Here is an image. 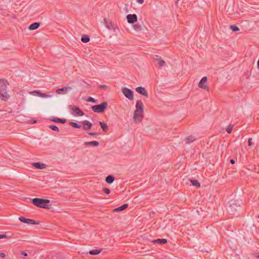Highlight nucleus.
Listing matches in <instances>:
<instances>
[{
	"label": "nucleus",
	"mask_w": 259,
	"mask_h": 259,
	"mask_svg": "<svg viewBox=\"0 0 259 259\" xmlns=\"http://www.w3.org/2000/svg\"><path fill=\"white\" fill-rule=\"evenodd\" d=\"M8 85H9V83L7 80L0 79V99L2 101H7L10 98V96L8 94Z\"/></svg>",
	"instance_id": "nucleus-1"
},
{
	"label": "nucleus",
	"mask_w": 259,
	"mask_h": 259,
	"mask_svg": "<svg viewBox=\"0 0 259 259\" xmlns=\"http://www.w3.org/2000/svg\"><path fill=\"white\" fill-rule=\"evenodd\" d=\"M229 203V206L227 208L228 212L232 215H235L238 212L241 204H242L241 200L232 199Z\"/></svg>",
	"instance_id": "nucleus-2"
},
{
	"label": "nucleus",
	"mask_w": 259,
	"mask_h": 259,
	"mask_svg": "<svg viewBox=\"0 0 259 259\" xmlns=\"http://www.w3.org/2000/svg\"><path fill=\"white\" fill-rule=\"evenodd\" d=\"M31 202L36 206L40 208L49 209L47 204L50 203V200L42 198H35L31 200Z\"/></svg>",
	"instance_id": "nucleus-3"
},
{
	"label": "nucleus",
	"mask_w": 259,
	"mask_h": 259,
	"mask_svg": "<svg viewBox=\"0 0 259 259\" xmlns=\"http://www.w3.org/2000/svg\"><path fill=\"white\" fill-rule=\"evenodd\" d=\"M108 104L106 102H103L100 104L92 106V110L95 113H103L107 108Z\"/></svg>",
	"instance_id": "nucleus-4"
},
{
	"label": "nucleus",
	"mask_w": 259,
	"mask_h": 259,
	"mask_svg": "<svg viewBox=\"0 0 259 259\" xmlns=\"http://www.w3.org/2000/svg\"><path fill=\"white\" fill-rule=\"evenodd\" d=\"M198 87L202 89L208 91L209 88L207 85V77L206 76L202 78L198 83Z\"/></svg>",
	"instance_id": "nucleus-5"
},
{
	"label": "nucleus",
	"mask_w": 259,
	"mask_h": 259,
	"mask_svg": "<svg viewBox=\"0 0 259 259\" xmlns=\"http://www.w3.org/2000/svg\"><path fill=\"white\" fill-rule=\"evenodd\" d=\"M123 94L129 100H132L134 99L133 91L126 88H123L122 89Z\"/></svg>",
	"instance_id": "nucleus-6"
},
{
	"label": "nucleus",
	"mask_w": 259,
	"mask_h": 259,
	"mask_svg": "<svg viewBox=\"0 0 259 259\" xmlns=\"http://www.w3.org/2000/svg\"><path fill=\"white\" fill-rule=\"evenodd\" d=\"M19 220L20 221L23 223H26L28 224H32V225H38L39 224V222L35 221L34 220L29 219H26L23 217H20L19 218Z\"/></svg>",
	"instance_id": "nucleus-7"
},
{
	"label": "nucleus",
	"mask_w": 259,
	"mask_h": 259,
	"mask_svg": "<svg viewBox=\"0 0 259 259\" xmlns=\"http://www.w3.org/2000/svg\"><path fill=\"white\" fill-rule=\"evenodd\" d=\"M127 22L130 24H134L138 20V17L136 14H128L126 16Z\"/></svg>",
	"instance_id": "nucleus-8"
},
{
	"label": "nucleus",
	"mask_w": 259,
	"mask_h": 259,
	"mask_svg": "<svg viewBox=\"0 0 259 259\" xmlns=\"http://www.w3.org/2000/svg\"><path fill=\"white\" fill-rule=\"evenodd\" d=\"M143 118V113L135 111L133 118L136 122H141Z\"/></svg>",
	"instance_id": "nucleus-9"
},
{
	"label": "nucleus",
	"mask_w": 259,
	"mask_h": 259,
	"mask_svg": "<svg viewBox=\"0 0 259 259\" xmlns=\"http://www.w3.org/2000/svg\"><path fill=\"white\" fill-rule=\"evenodd\" d=\"M72 90V88L69 86H66L62 88L58 89L56 91V93L58 94H65L67 93L68 92L71 91Z\"/></svg>",
	"instance_id": "nucleus-10"
},
{
	"label": "nucleus",
	"mask_w": 259,
	"mask_h": 259,
	"mask_svg": "<svg viewBox=\"0 0 259 259\" xmlns=\"http://www.w3.org/2000/svg\"><path fill=\"white\" fill-rule=\"evenodd\" d=\"M136 110L138 112L143 113L144 112V106L141 100H138L136 104Z\"/></svg>",
	"instance_id": "nucleus-11"
},
{
	"label": "nucleus",
	"mask_w": 259,
	"mask_h": 259,
	"mask_svg": "<svg viewBox=\"0 0 259 259\" xmlns=\"http://www.w3.org/2000/svg\"><path fill=\"white\" fill-rule=\"evenodd\" d=\"M136 91L139 94L148 97V94L146 89L142 87H138L136 89Z\"/></svg>",
	"instance_id": "nucleus-12"
},
{
	"label": "nucleus",
	"mask_w": 259,
	"mask_h": 259,
	"mask_svg": "<svg viewBox=\"0 0 259 259\" xmlns=\"http://www.w3.org/2000/svg\"><path fill=\"white\" fill-rule=\"evenodd\" d=\"M153 59L154 60L157 62V64L161 67L164 66L166 64L165 62L163 60L161 59V57H160L159 56L155 55L153 57Z\"/></svg>",
	"instance_id": "nucleus-13"
},
{
	"label": "nucleus",
	"mask_w": 259,
	"mask_h": 259,
	"mask_svg": "<svg viewBox=\"0 0 259 259\" xmlns=\"http://www.w3.org/2000/svg\"><path fill=\"white\" fill-rule=\"evenodd\" d=\"M30 93L33 95L37 96H39V97H40L42 98H48V97H50L51 96L50 95H47V94L42 93L39 91H34L33 92H31Z\"/></svg>",
	"instance_id": "nucleus-14"
},
{
	"label": "nucleus",
	"mask_w": 259,
	"mask_h": 259,
	"mask_svg": "<svg viewBox=\"0 0 259 259\" xmlns=\"http://www.w3.org/2000/svg\"><path fill=\"white\" fill-rule=\"evenodd\" d=\"M81 123L83 124V128L84 130H89L91 128L93 124L91 122L88 120H83L81 121Z\"/></svg>",
	"instance_id": "nucleus-15"
},
{
	"label": "nucleus",
	"mask_w": 259,
	"mask_h": 259,
	"mask_svg": "<svg viewBox=\"0 0 259 259\" xmlns=\"http://www.w3.org/2000/svg\"><path fill=\"white\" fill-rule=\"evenodd\" d=\"M73 114L75 116H82L84 115L83 111L78 107H75L73 109Z\"/></svg>",
	"instance_id": "nucleus-16"
},
{
	"label": "nucleus",
	"mask_w": 259,
	"mask_h": 259,
	"mask_svg": "<svg viewBox=\"0 0 259 259\" xmlns=\"http://www.w3.org/2000/svg\"><path fill=\"white\" fill-rule=\"evenodd\" d=\"M32 165L37 169H44L46 167V165L39 162H33Z\"/></svg>",
	"instance_id": "nucleus-17"
},
{
	"label": "nucleus",
	"mask_w": 259,
	"mask_h": 259,
	"mask_svg": "<svg viewBox=\"0 0 259 259\" xmlns=\"http://www.w3.org/2000/svg\"><path fill=\"white\" fill-rule=\"evenodd\" d=\"M50 120L55 122H59L61 123H65L66 122V119L64 118H59L57 117H52Z\"/></svg>",
	"instance_id": "nucleus-18"
},
{
	"label": "nucleus",
	"mask_w": 259,
	"mask_h": 259,
	"mask_svg": "<svg viewBox=\"0 0 259 259\" xmlns=\"http://www.w3.org/2000/svg\"><path fill=\"white\" fill-rule=\"evenodd\" d=\"M84 145L85 146H98L99 145V143L98 141H91V142H85L84 143Z\"/></svg>",
	"instance_id": "nucleus-19"
},
{
	"label": "nucleus",
	"mask_w": 259,
	"mask_h": 259,
	"mask_svg": "<svg viewBox=\"0 0 259 259\" xmlns=\"http://www.w3.org/2000/svg\"><path fill=\"white\" fill-rule=\"evenodd\" d=\"M40 26V23L38 22H34L31 24L28 27L30 30H33L37 29Z\"/></svg>",
	"instance_id": "nucleus-20"
},
{
	"label": "nucleus",
	"mask_w": 259,
	"mask_h": 259,
	"mask_svg": "<svg viewBox=\"0 0 259 259\" xmlns=\"http://www.w3.org/2000/svg\"><path fill=\"white\" fill-rule=\"evenodd\" d=\"M128 205V204H124L123 205L119 206L118 207L116 208L113 211L115 212L121 211L125 210L126 208H127Z\"/></svg>",
	"instance_id": "nucleus-21"
},
{
	"label": "nucleus",
	"mask_w": 259,
	"mask_h": 259,
	"mask_svg": "<svg viewBox=\"0 0 259 259\" xmlns=\"http://www.w3.org/2000/svg\"><path fill=\"white\" fill-rule=\"evenodd\" d=\"M101 127L104 132H107L108 130V126L106 123L104 122L99 121Z\"/></svg>",
	"instance_id": "nucleus-22"
},
{
	"label": "nucleus",
	"mask_w": 259,
	"mask_h": 259,
	"mask_svg": "<svg viewBox=\"0 0 259 259\" xmlns=\"http://www.w3.org/2000/svg\"><path fill=\"white\" fill-rule=\"evenodd\" d=\"M114 177L112 175H108L105 179V181L109 184H111L114 181Z\"/></svg>",
	"instance_id": "nucleus-23"
},
{
	"label": "nucleus",
	"mask_w": 259,
	"mask_h": 259,
	"mask_svg": "<svg viewBox=\"0 0 259 259\" xmlns=\"http://www.w3.org/2000/svg\"><path fill=\"white\" fill-rule=\"evenodd\" d=\"M153 243H157L159 244H165L167 243V240L166 239L162 238V239H157L154 240L152 241Z\"/></svg>",
	"instance_id": "nucleus-24"
},
{
	"label": "nucleus",
	"mask_w": 259,
	"mask_h": 259,
	"mask_svg": "<svg viewBox=\"0 0 259 259\" xmlns=\"http://www.w3.org/2000/svg\"><path fill=\"white\" fill-rule=\"evenodd\" d=\"M196 140V138L192 135L186 138L185 141L187 144H190L194 142Z\"/></svg>",
	"instance_id": "nucleus-25"
},
{
	"label": "nucleus",
	"mask_w": 259,
	"mask_h": 259,
	"mask_svg": "<svg viewBox=\"0 0 259 259\" xmlns=\"http://www.w3.org/2000/svg\"><path fill=\"white\" fill-rule=\"evenodd\" d=\"M81 40L84 43H87L90 41V37L87 35H83L81 36Z\"/></svg>",
	"instance_id": "nucleus-26"
},
{
	"label": "nucleus",
	"mask_w": 259,
	"mask_h": 259,
	"mask_svg": "<svg viewBox=\"0 0 259 259\" xmlns=\"http://www.w3.org/2000/svg\"><path fill=\"white\" fill-rule=\"evenodd\" d=\"M133 28L137 31H140L142 29V25L139 23L134 25Z\"/></svg>",
	"instance_id": "nucleus-27"
},
{
	"label": "nucleus",
	"mask_w": 259,
	"mask_h": 259,
	"mask_svg": "<svg viewBox=\"0 0 259 259\" xmlns=\"http://www.w3.org/2000/svg\"><path fill=\"white\" fill-rule=\"evenodd\" d=\"M190 182L192 185L195 186L196 188H199L200 187V184L197 180H190Z\"/></svg>",
	"instance_id": "nucleus-28"
},
{
	"label": "nucleus",
	"mask_w": 259,
	"mask_h": 259,
	"mask_svg": "<svg viewBox=\"0 0 259 259\" xmlns=\"http://www.w3.org/2000/svg\"><path fill=\"white\" fill-rule=\"evenodd\" d=\"M101 251V249H93L89 251L91 255H97L99 254Z\"/></svg>",
	"instance_id": "nucleus-29"
},
{
	"label": "nucleus",
	"mask_w": 259,
	"mask_h": 259,
	"mask_svg": "<svg viewBox=\"0 0 259 259\" xmlns=\"http://www.w3.org/2000/svg\"><path fill=\"white\" fill-rule=\"evenodd\" d=\"M234 124L230 123L226 128V131L228 134L231 133L232 128L234 127Z\"/></svg>",
	"instance_id": "nucleus-30"
},
{
	"label": "nucleus",
	"mask_w": 259,
	"mask_h": 259,
	"mask_svg": "<svg viewBox=\"0 0 259 259\" xmlns=\"http://www.w3.org/2000/svg\"><path fill=\"white\" fill-rule=\"evenodd\" d=\"M230 28L234 32H236L239 30V28L235 25H230Z\"/></svg>",
	"instance_id": "nucleus-31"
},
{
	"label": "nucleus",
	"mask_w": 259,
	"mask_h": 259,
	"mask_svg": "<svg viewBox=\"0 0 259 259\" xmlns=\"http://www.w3.org/2000/svg\"><path fill=\"white\" fill-rule=\"evenodd\" d=\"M49 128L50 129H51L52 130H53L54 131H56V132H59V128L58 127V126H57L55 125H49Z\"/></svg>",
	"instance_id": "nucleus-32"
},
{
	"label": "nucleus",
	"mask_w": 259,
	"mask_h": 259,
	"mask_svg": "<svg viewBox=\"0 0 259 259\" xmlns=\"http://www.w3.org/2000/svg\"><path fill=\"white\" fill-rule=\"evenodd\" d=\"M70 124L74 128H79L81 127V125L78 124V123L74 122H71Z\"/></svg>",
	"instance_id": "nucleus-33"
},
{
	"label": "nucleus",
	"mask_w": 259,
	"mask_h": 259,
	"mask_svg": "<svg viewBox=\"0 0 259 259\" xmlns=\"http://www.w3.org/2000/svg\"><path fill=\"white\" fill-rule=\"evenodd\" d=\"M88 102H92L93 103H96L97 102V100L95 99L94 98L89 97L87 100Z\"/></svg>",
	"instance_id": "nucleus-34"
},
{
	"label": "nucleus",
	"mask_w": 259,
	"mask_h": 259,
	"mask_svg": "<svg viewBox=\"0 0 259 259\" xmlns=\"http://www.w3.org/2000/svg\"><path fill=\"white\" fill-rule=\"evenodd\" d=\"M103 192L106 194H109L110 193V190L108 188H104L103 189Z\"/></svg>",
	"instance_id": "nucleus-35"
},
{
	"label": "nucleus",
	"mask_w": 259,
	"mask_h": 259,
	"mask_svg": "<svg viewBox=\"0 0 259 259\" xmlns=\"http://www.w3.org/2000/svg\"><path fill=\"white\" fill-rule=\"evenodd\" d=\"M248 145L249 146H252L253 145V143L252 142V138H250L248 139Z\"/></svg>",
	"instance_id": "nucleus-36"
},
{
	"label": "nucleus",
	"mask_w": 259,
	"mask_h": 259,
	"mask_svg": "<svg viewBox=\"0 0 259 259\" xmlns=\"http://www.w3.org/2000/svg\"><path fill=\"white\" fill-rule=\"evenodd\" d=\"M104 23L106 25V27L108 28H109L110 27L109 26V24H108V22L107 21V20L106 19H104Z\"/></svg>",
	"instance_id": "nucleus-37"
},
{
	"label": "nucleus",
	"mask_w": 259,
	"mask_h": 259,
	"mask_svg": "<svg viewBox=\"0 0 259 259\" xmlns=\"http://www.w3.org/2000/svg\"><path fill=\"white\" fill-rule=\"evenodd\" d=\"M88 134L91 136H97L99 135V133L94 132V133H89Z\"/></svg>",
	"instance_id": "nucleus-38"
},
{
	"label": "nucleus",
	"mask_w": 259,
	"mask_h": 259,
	"mask_svg": "<svg viewBox=\"0 0 259 259\" xmlns=\"http://www.w3.org/2000/svg\"><path fill=\"white\" fill-rule=\"evenodd\" d=\"M8 237L5 234H0V239L3 238H7Z\"/></svg>",
	"instance_id": "nucleus-39"
},
{
	"label": "nucleus",
	"mask_w": 259,
	"mask_h": 259,
	"mask_svg": "<svg viewBox=\"0 0 259 259\" xmlns=\"http://www.w3.org/2000/svg\"><path fill=\"white\" fill-rule=\"evenodd\" d=\"M5 256H6L5 253H4V252L0 253V257H1L2 258H5Z\"/></svg>",
	"instance_id": "nucleus-40"
},
{
	"label": "nucleus",
	"mask_w": 259,
	"mask_h": 259,
	"mask_svg": "<svg viewBox=\"0 0 259 259\" xmlns=\"http://www.w3.org/2000/svg\"><path fill=\"white\" fill-rule=\"evenodd\" d=\"M100 88L101 89H105V88H107V86L106 85L103 84V85H100Z\"/></svg>",
	"instance_id": "nucleus-41"
},
{
	"label": "nucleus",
	"mask_w": 259,
	"mask_h": 259,
	"mask_svg": "<svg viewBox=\"0 0 259 259\" xmlns=\"http://www.w3.org/2000/svg\"><path fill=\"white\" fill-rule=\"evenodd\" d=\"M60 256H61V254L60 253H57L55 255L53 256V258L55 259V257H60Z\"/></svg>",
	"instance_id": "nucleus-42"
},
{
	"label": "nucleus",
	"mask_w": 259,
	"mask_h": 259,
	"mask_svg": "<svg viewBox=\"0 0 259 259\" xmlns=\"http://www.w3.org/2000/svg\"><path fill=\"white\" fill-rule=\"evenodd\" d=\"M137 2L140 4H142L144 3V0H137Z\"/></svg>",
	"instance_id": "nucleus-43"
},
{
	"label": "nucleus",
	"mask_w": 259,
	"mask_h": 259,
	"mask_svg": "<svg viewBox=\"0 0 259 259\" xmlns=\"http://www.w3.org/2000/svg\"><path fill=\"white\" fill-rule=\"evenodd\" d=\"M230 162L232 163V164H234L235 163V159H230Z\"/></svg>",
	"instance_id": "nucleus-44"
},
{
	"label": "nucleus",
	"mask_w": 259,
	"mask_h": 259,
	"mask_svg": "<svg viewBox=\"0 0 259 259\" xmlns=\"http://www.w3.org/2000/svg\"><path fill=\"white\" fill-rule=\"evenodd\" d=\"M21 254L23 255L24 257L25 256H27V253L25 252H21Z\"/></svg>",
	"instance_id": "nucleus-45"
},
{
	"label": "nucleus",
	"mask_w": 259,
	"mask_h": 259,
	"mask_svg": "<svg viewBox=\"0 0 259 259\" xmlns=\"http://www.w3.org/2000/svg\"><path fill=\"white\" fill-rule=\"evenodd\" d=\"M257 218H259V214L257 215Z\"/></svg>",
	"instance_id": "nucleus-46"
}]
</instances>
